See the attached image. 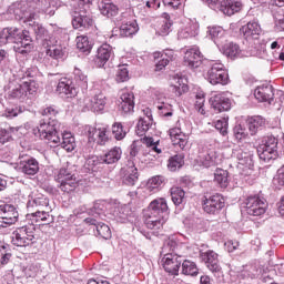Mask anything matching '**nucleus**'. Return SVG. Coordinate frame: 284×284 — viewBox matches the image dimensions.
I'll list each match as a JSON object with an SVG mask.
<instances>
[{"label":"nucleus","mask_w":284,"mask_h":284,"mask_svg":"<svg viewBox=\"0 0 284 284\" xmlns=\"http://www.w3.org/2000/svg\"><path fill=\"white\" fill-rule=\"evenodd\" d=\"M59 111L54 106H48L42 111L43 119L40 120L37 129H33L34 136H39L41 141H45L51 146L59 145V129L61 123L57 120Z\"/></svg>","instance_id":"f257e3e1"},{"label":"nucleus","mask_w":284,"mask_h":284,"mask_svg":"<svg viewBox=\"0 0 284 284\" xmlns=\"http://www.w3.org/2000/svg\"><path fill=\"white\" fill-rule=\"evenodd\" d=\"M40 12L54 17V9H50L49 0H31L27 4L14 3L9 8V13L14 14L18 19H22L24 23L34 21Z\"/></svg>","instance_id":"f03ea898"},{"label":"nucleus","mask_w":284,"mask_h":284,"mask_svg":"<svg viewBox=\"0 0 284 284\" xmlns=\"http://www.w3.org/2000/svg\"><path fill=\"white\" fill-rule=\"evenodd\" d=\"M0 43L3 45H6V43H13V50L18 52V54H29V52H32L34 49L30 31L19 28H4L0 32Z\"/></svg>","instance_id":"7ed1b4c3"},{"label":"nucleus","mask_w":284,"mask_h":284,"mask_svg":"<svg viewBox=\"0 0 284 284\" xmlns=\"http://www.w3.org/2000/svg\"><path fill=\"white\" fill-rule=\"evenodd\" d=\"M169 214L168 201L163 197H158L149 204L144 212V225L149 230H161L165 225Z\"/></svg>","instance_id":"20e7f679"},{"label":"nucleus","mask_w":284,"mask_h":284,"mask_svg":"<svg viewBox=\"0 0 284 284\" xmlns=\"http://www.w3.org/2000/svg\"><path fill=\"white\" fill-rule=\"evenodd\" d=\"M37 81L32 80L30 82H22L21 84L17 82H9L4 90L7 91V97L10 101H20L23 103L26 99L34 97L38 90Z\"/></svg>","instance_id":"39448f33"},{"label":"nucleus","mask_w":284,"mask_h":284,"mask_svg":"<svg viewBox=\"0 0 284 284\" xmlns=\"http://www.w3.org/2000/svg\"><path fill=\"white\" fill-rule=\"evenodd\" d=\"M89 214L93 217H87L84 223L94 225L98 235L101 236V239H104L105 241H108V239H112V231L110 230V226L105 223L99 222V219L103 216V209H101V204L95 203L93 207L89 210Z\"/></svg>","instance_id":"423d86ee"},{"label":"nucleus","mask_w":284,"mask_h":284,"mask_svg":"<svg viewBox=\"0 0 284 284\" xmlns=\"http://www.w3.org/2000/svg\"><path fill=\"white\" fill-rule=\"evenodd\" d=\"M257 154L260 156V161L272 165V163L278 159V139L272 135L265 138L264 143L257 148Z\"/></svg>","instance_id":"0eeeda50"},{"label":"nucleus","mask_w":284,"mask_h":284,"mask_svg":"<svg viewBox=\"0 0 284 284\" xmlns=\"http://www.w3.org/2000/svg\"><path fill=\"white\" fill-rule=\"evenodd\" d=\"M34 232H37L34 224H26L16 229L11 234L12 245L28 247V245L34 244Z\"/></svg>","instance_id":"6e6552de"},{"label":"nucleus","mask_w":284,"mask_h":284,"mask_svg":"<svg viewBox=\"0 0 284 284\" xmlns=\"http://www.w3.org/2000/svg\"><path fill=\"white\" fill-rule=\"evenodd\" d=\"M205 79L211 85H227L230 83L227 69L220 61L210 62V69L206 72Z\"/></svg>","instance_id":"1a4fd4ad"},{"label":"nucleus","mask_w":284,"mask_h":284,"mask_svg":"<svg viewBox=\"0 0 284 284\" xmlns=\"http://www.w3.org/2000/svg\"><path fill=\"white\" fill-rule=\"evenodd\" d=\"M232 158L237 160V170L242 176H250L254 172V160L252 153L244 151L241 146L233 149Z\"/></svg>","instance_id":"9d476101"},{"label":"nucleus","mask_w":284,"mask_h":284,"mask_svg":"<svg viewBox=\"0 0 284 284\" xmlns=\"http://www.w3.org/2000/svg\"><path fill=\"white\" fill-rule=\"evenodd\" d=\"M211 10L223 12L227 17H232L235 12H241V0H207Z\"/></svg>","instance_id":"9b49d317"},{"label":"nucleus","mask_w":284,"mask_h":284,"mask_svg":"<svg viewBox=\"0 0 284 284\" xmlns=\"http://www.w3.org/2000/svg\"><path fill=\"white\" fill-rule=\"evenodd\" d=\"M267 210V201L258 195H251L244 202V212L248 216H263Z\"/></svg>","instance_id":"f8f14e48"},{"label":"nucleus","mask_w":284,"mask_h":284,"mask_svg":"<svg viewBox=\"0 0 284 284\" xmlns=\"http://www.w3.org/2000/svg\"><path fill=\"white\" fill-rule=\"evenodd\" d=\"M88 10L90 9H83V6L79 7L77 4L75 11L72 14V27L74 30H90L94 26V20L88 16Z\"/></svg>","instance_id":"ddd939ff"},{"label":"nucleus","mask_w":284,"mask_h":284,"mask_svg":"<svg viewBox=\"0 0 284 284\" xmlns=\"http://www.w3.org/2000/svg\"><path fill=\"white\" fill-rule=\"evenodd\" d=\"M123 151L119 146H114L106 151L103 155L92 156L88 160V165H97L98 163H105L106 165H114L121 161Z\"/></svg>","instance_id":"4468645a"},{"label":"nucleus","mask_w":284,"mask_h":284,"mask_svg":"<svg viewBox=\"0 0 284 284\" xmlns=\"http://www.w3.org/2000/svg\"><path fill=\"white\" fill-rule=\"evenodd\" d=\"M148 148L150 152H155V154H161L162 150L159 148V140L154 141V138L144 136L140 140L133 141L131 144L130 155L132 158L138 156L139 152H141V148Z\"/></svg>","instance_id":"2eb2a0df"},{"label":"nucleus","mask_w":284,"mask_h":284,"mask_svg":"<svg viewBox=\"0 0 284 284\" xmlns=\"http://www.w3.org/2000/svg\"><path fill=\"white\" fill-rule=\"evenodd\" d=\"M19 222V210L12 204L0 205V227H10Z\"/></svg>","instance_id":"dca6fc26"},{"label":"nucleus","mask_w":284,"mask_h":284,"mask_svg":"<svg viewBox=\"0 0 284 284\" xmlns=\"http://www.w3.org/2000/svg\"><path fill=\"white\" fill-rule=\"evenodd\" d=\"M161 263L168 274H171L172 276H179V270H181L183 256L176 253H168L163 256Z\"/></svg>","instance_id":"f3484780"},{"label":"nucleus","mask_w":284,"mask_h":284,"mask_svg":"<svg viewBox=\"0 0 284 284\" xmlns=\"http://www.w3.org/2000/svg\"><path fill=\"white\" fill-rule=\"evenodd\" d=\"M87 133L89 141H97L98 145H105L110 141V129L108 126H88Z\"/></svg>","instance_id":"a211bd4d"},{"label":"nucleus","mask_w":284,"mask_h":284,"mask_svg":"<svg viewBox=\"0 0 284 284\" xmlns=\"http://www.w3.org/2000/svg\"><path fill=\"white\" fill-rule=\"evenodd\" d=\"M29 26H31V28L36 34V39L38 41H40V43H41V45H43V48H51V45H55L57 40L54 39V37H52V34H50V32H48L45 30L43 24L33 22V23H29Z\"/></svg>","instance_id":"6ab92c4d"},{"label":"nucleus","mask_w":284,"mask_h":284,"mask_svg":"<svg viewBox=\"0 0 284 284\" xmlns=\"http://www.w3.org/2000/svg\"><path fill=\"white\" fill-rule=\"evenodd\" d=\"M17 170L26 176H34L39 173V161L30 156L22 158L17 164Z\"/></svg>","instance_id":"aec40b11"},{"label":"nucleus","mask_w":284,"mask_h":284,"mask_svg":"<svg viewBox=\"0 0 284 284\" xmlns=\"http://www.w3.org/2000/svg\"><path fill=\"white\" fill-rule=\"evenodd\" d=\"M225 207V201L221 194L206 197L203 203V210L206 214H219Z\"/></svg>","instance_id":"412c9836"},{"label":"nucleus","mask_w":284,"mask_h":284,"mask_svg":"<svg viewBox=\"0 0 284 284\" xmlns=\"http://www.w3.org/2000/svg\"><path fill=\"white\" fill-rule=\"evenodd\" d=\"M254 97L260 103H270L274 101V87L265 82L254 90Z\"/></svg>","instance_id":"4be33fe9"},{"label":"nucleus","mask_w":284,"mask_h":284,"mask_svg":"<svg viewBox=\"0 0 284 284\" xmlns=\"http://www.w3.org/2000/svg\"><path fill=\"white\" fill-rule=\"evenodd\" d=\"M202 261L205 263L206 267L215 274V276H221L223 272L221 271V264H219V254L214 251H207L201 254Z\"/></svg>","instance_id":"5701e85b"},{"label":"nucleus","mask_w":284,"mask_h":284,"mask_svg":"<svg viewBox=\"0 0 284 284\" xmlns=\"http://www.w3.org/2000/svg\"><path fill=\"white\" fill-rule=\"evenodd\" d=\"M211 108L214 112H227L232 108V101L225 93H216L210 99Z\"/></svg>","instance_id":"b1692460"},{"label":"nucleus","mask_w":284,"mask_h":284,"mask_svg":"<svg viewBox=\"0 0 284 284\" xmlns=\"http://www.w3.org/2000/svg\"><path fill=\"white\" fill-rule=\"evenodd\" d=\"M58 94L61 97H67L68 99H72L79 94V91L77 88H74V84H72V80L68 78H60L57 90Z\"/></svg>","instance_id":"393cba45"},{"label":"nucleus","mask_w":284,"mask_h":284,"mask_svg":"<svg viewBox=\"0 0 284 284\" xmlns=\"http://www.w3.org/2000/svg\"><path fill=\"white\" fill-rule=\"evenodd\" d=\"M170 139L172 141V144L181 150H185L187 148V143L190 141V136L181 130V126H175L171 130H169Z\"/></svg>","instance_id":"a878e982"},{"label":"nucleus","mask_w":284,"mask_h":284,"mask_svg":"<svg viewBox=\"0 0 284 284\" xmlns=\"http://www.w3.org/2000/svg\"><path fill=\"white\" fill-rule=\"evenodd\" d=\"M27 210L28 212H34V210H50V200L48 196L39 193L28 201Z\"/></svg>","instance_id":"bb28decb"},{"label":"nucleus","mask_w":284,"mask_h":284,"mask_svg":"<svg viewBox=\"0 0 284 284\" xmlns=\"http://www.w3.org/2000/svg\"><path fill=\"white\" fill-rule=\"evenodd\" d=\"M246 41H256L261 37V24L258 22H248L240 29Z\"/></svg>","instance_id":"cd10ccee"},{"label":"nucleus","mask_w":284,"mask_h":284,"mask_svg":"<svg viewBox=\"0 0 284 284\" xmlns=\"http://www.w3.org/2000/svg\"><path fill=\"white\" fill-rule=\"evenodd\" d=\"M203 55H201V51L196 48H192L186 50L184 53V63L189 68H200L202 63Z\"/></svg>","instance_id":"c85d7f7f"},{"label":"nucleus","mask_w":284,"mask_h":284,"mask_svg":"<svg viewBox=\"0 0 284 284\" xmlns=\"http://www.w3.org/2000/svg\"><path fill=\"white\" fill-rule=\"evenodd\" d=\"M112 58H114L112 45L104 43L98 49L97 63L99 68H103Z\"/></svg>","instance_id":"c756f323"},{"label":"nucleus","mask_w":284,"mask_h":284,"mask_svg":"<svg viewBox=\"0 0 284 284\" xmlns=\"http://www.w3.org/2000/svg\"><path fill=\"white\" fill-rule=\"evenodd\" d=\"M153 126L154 120L152 119V111H150V109H146V115L144 118H140L136 124L135 133L138 134V136H143V134H145V132H148L149 130H152Z\"/></svg>","instance_id":"7c9ffc66"},{"label":"nucleus","mask_w":284,"mask_h":284,"mask_svg":"<svg viewBox=\"0 0 284 284\" xmlns=\"http://www.w3.org/2000/svg\"><path fill=\"white\" fill-rule=\"evenodd\" d=\"M98 8L108 19H112V17H116L119 14V7L112 2V0H100Z\"/></svg>","instance_id":"2f4dec72"},{"label":"nucleus","mask_w":284,"mask_h":284,"mask_svg":"<svg viewBox=\"0 0 284 284\" xmlns=\"http://www.w3.org/2000/svg\"><path fill=\"white\" fill-rule=\"evenodd\" d=\"M59 145L67 152H72L77 148V141L72 136V133L64 132L59 133V143L55 146L49 145L50 148H59Z\"/></svg>","instance_id":"473e14b6"},{"label":"nucleus","mask_w":284,"mask_h":284,"mask_svg":"<svg viewBox=\"0 0 284 284\" xmlns=\"http://www.w3.org/2000/svg\"><path fill=\"white\" fill-rule=\"evenodd\" d=\"M106 103L108 100L105 99V95L103 93H98L89 101V103H87V108L88 110H91V112H103Z\"/></svg>","instance_id":"72a5a7b5"},{"label":"nucleus","mask_w":284,"mask_h":284,"mask_svg":"<svg viewBox=\"0 0 284 284\" xmlns=\"http://www.w3.org/2000/svg\"><path fill=\"white\" fill-rule=\"evenodd\" d=\"M125 172L126 173L123 178V183L125 185H134L139 181V171L134 165V161L129 160Z\"/></svg>","instance_id":"f704fd0d"},{"label":"nucleus","mask_w":284,"mask_h":284,"mask_svg":"<svg viewBox=\"0 0 284 284\" xmlns=\"http://www.w3.org/2000/svg\"><path fill=\"white\" fill-rule=\"evenodd\" d=\"M119 30L120 37H134L139 32V23H136V20L122 22Z\"/></svg>","instance_id":"c9c22d12"},{"label":"nucleus","mask_w":284,"mask_h":284,"mask_svg":"<svg viewBox=\"0 0 284 284\" xmlns=\"http://www.w3.org/2000/svg\"><path fill=\"white\" fill-rule=\"evenodd\" d=\"M221 51L229 59H239V57H241V47L234 42L222 45Z\"/></svg>","instance_id":"e433bc0d"},{"label":"nucleus","mask_w":284,"mask_h":284,"mask_svg":"<svg viewBox=\"0 0 284 284\" xmlns=\"http://www.w3.org/2000/svg\"><path fill=\"white\" fill-rule=\"evenodd\" d=\"M182 274L184 276H199V266L196 265V262L192 260H184L182 257Z\"/></svg>","instance_id":"4c0bfd02"},{"label":"nucleus","mask_w":284,"mask_h":284,"mask_svg":"<svg viewBox=\"0 0 284 284\" xmlns=\"http://www.w3.org/2000/svg\"><path fill=\"white\" fill-rule=\"evenodd\" d=\"M199 34V23H190L184 29L178 32L179 39H192V37H196Z\"/></svg>","instance_id":"58836bf2"},{"label":"nucleus","mask_w":284,"mask_h":284,"mask_svg":"<svg viewBox=\"0 0 284 284\" xmlns=\"http://www.w3.org/2000/svg\"><path fill=\"white\" fill-rule=\"evenodd\" d=\"M214 181L220 187H227L230 185V173L223 169H216L214 172Z\"/></svg>","instance_id":"ea45409f"},{"label":"nucleus","mask_w":284,"mask_h":284,"mask_svg":"<svg viewBox=\"0 0 284 284\" xmlns=\"http://www.w3.org/2000/svg\"><path fill=\"white\" fill-rule=\"evenodd\" d=\"M156 108L159 110L160 116H172V104L168 102L166 98H158Z\"/></svg>","instance_id":"a19ab883"},{"label":"nucleus","mask_w":284,"mask_h":284,"mask_svg":"<svg viewBox=\"0 0 284 284\" xmlns=\"http://www.w3.org/2000/svg\"><path fill=\"white\" fill-rule=\"evenodd\" d=\"M248 131L252 136L258 132V129L265 125V120L261 115L252 116L247 120Z\"/></svg>","instance_id":"79ce46f5"},{"label":"nucleus","mask_w":284,"mask_h":284,"mask_svg":"<svg viewBox=\"0 0 284 284\" xmlns=\"http://www.w3.org/2000/svg\"><path fill=\"white\" fill-rule=\"evenodd\" d=\"M73 77L77 85L81 88L82 92L88 90V74H85L81 69L75 68L73 70Z\"/></svg>","instance_id":"37998d69"},{"label":"nucleus","mask_w":284,"mask_h":284,"mask_svg":"<svg viewBox=\"0 0 284 284\" xmlns=\"http://www.w3.org/2000/svg\"><path fill=\"white\" fill-rule=\"evenodd\" d=\"M197 163L200 168H213V165H216V153L210 152L204 155H201L197 160Z\"/></svg>","instance_id":"c03bdc74"},{"label":"nucleus","mask_w":284,"mask_h":284,"mask_svg":"<svg viewBox=\"0 0 284 284\" xmlns=\"http://www.w3.org/2000/svg\"><path fill=\"white\" fill-rule=\"evenodd\" d=\"M27 219L36 221V223H39L40 221H48L50 219V210H33L27 214Z\"/></svg>","instance_id":"a18cd8bd"},{"label":"nucleus","mask_w":284,"mask_h":284,"mask_svg":"<svg viewBox=\"0 0 284 284\" xmlns=\"http://www.w3.org/2000/svg\"><path fill=\"white\" fill-rule=\"evenodd\" d=\"M111 132L115 141H123V139H125L128 135V131H125V128L121 122L113 123L111 126Z\"/></svg>","instance_id":"49530a36"},{"label":"nucleus","mask_w":284,"mask_h":284,"mask_svg":"<svg viewBox=\"0 0 284 284\" xmlns=\"http://www.w3.org/2000/svg\"><path fill=\"white\" fill-rule=\"evenodd\" d=\"M75 42L77 48L78 50H80V52H85L87 54H90V51L92 50V43H90L88 36L77 37Z\"/></svg>","instance_id":"de8ad7c7"},{"label":"nucleus","mask_w":284,"mask_h":284,"mask_svg":"<svg viewBox=\"0 0 284 284\" xmlns=\"http://www.w3.org/2000/svg\"><path fill=\"white\" fill-rule=\"evenodd\" d=\"M59 187L62 192H65L67 194H70V192H74L77 187H79V180L71 179L69 181L61 180L59 183Z\"/></svg>","instance_id":"09e8293b"},{"label":"nucleus","mask_w":284,"mask_h":284,"mask_svg":"<svg viewBox=\"0 0 284 284\" xmlns=\"http://www.w3.org/2000/svg\"><path fill=\"white\" fill-rule=\"evenodd\" d=\"M185 161L184 156L181 154L174 155L169 160L168 168L170 172H176L178 170H181L183 168Z\"/></svg>","instance_id":"8fccbe9b"},{"label":"nucleus","mask_w":284,"mask_h":284,"mask_svg":"<svg viewBox=\"0 0 284 284\" xmlns=\"http://www.w3.org/2000/svg\"><path fill=\"white\" fill-rule=\"evenodd\" d=\"M171 199L174 205H181L185 199V191L179 186H173L171 189Z\"/></svg>","instance_id":"3c124183"},{"label":"nucleus","mask_w":284,"mask_h":284,"mask_svg":"<svg viewBox=\"0 0 284 284\" xmlns=\"http://www.w3.org/2000/svg\"><path fill=\"white\" fill-rule=\"evenodd\" d=\"M41 77V72H39V68L31 67L26 70L21 71V74L19 75L20 79H32L27 81V83H30V81H34V79H39Z\"/></svg>","instance_id":"603ef678"},{"label":"nucleus","mask_w":284,"mask_h":284,"mask_svg":"<svg viewBox=\"0 0 284 284\" xmlns=\"http://www.w3.org/2000/svg\"><path fill=\"white\" fill-rule=\"evenodd\" d=\"M163 18L164 20L162 21L158 34H160V37H168V34L172 32V22L170 21V14L163 13Z\"/></svg>","instance_id":"864d4df0"},{"label":"nucleus","mask_w":284,"mask_h":284,"mask_svg":"<svg viewBox=\"0 0 284 284\" xmlns=\"http://www.w3.org/2000/svg\"><path fill=\"white\" fill-rule=\"evenodd\" d=\"M48 48L49 49H47V54L48 57H51V59L59 61V59H63V57H65V50L63 47H54V44H52Z\"/></svg>","instance_id":"5fc2aeb1"},{"label":"nucleus","mask_w":284,"mask_h":284,"mask_svg":"<svg viewBox=\"0 0 284 284\" xmlns=\"http://www.w3.org/2000/svg\"><path fill=\"white\" fill-rule=\"evenodd\" d=\"M209 34L216 45H221V41L219 39H223L225 30H223V27H211L209 28Z\"/></svg>","instance_id":"6e6d98bb"},{"label":"nucleus","mask_w":284,"mask_h":284,"mask_svg":"<svg viewBox=\"0 0 284 284\" xmlns=\"http://www.w3.org/2000/svg\"><path fill=\"white\" fill-rule=\"evenodd\" d=\"M63 181H70L72 179H77V175L74 174V171L70 169L69 166L60 169L58 175H57V181L58 183H61V180Z\"/></svg>","instance_id":"4d7b16f0"},{"label":"nucleus","mask_w":284,"mask_h":284,"mask_svg":"<svg viewBox=\"0 0 284 284\" xmlns=\"http://www.w3.org/2000/svg\"><path fill=\"white\" fill-rule=\"evenodd\" d=\"M240 276L242 278H256V277L261 276V268H258L254 265H251V266L244 268L241 272Z\"/></svg>","instance_id":"13d9d810"},{"label":"nucleus","mask_w":284,"mask_h":284,"mask_svg":"<svg viewBox=\"0 0 284 284\" xmlns=\"http://www.w3.org/2000/svg\"><path fill=\"white\" fill-rule=\"evenodd\" d=\"M132 209H130V205H128V204H124V205H122V206H120L119 209H118V214H116V216H118V219H120V221L122 222V223H125V221H129L130 220V217H132Z\"/></svg>","instance_id":"bf43d9fd"},{"label":"nucleus","mask_w":284,"mask_h":284,"mask_svg":"<svg viewBox=\"0 0 284 284\" xmlns=\"http://www.w3.org/2000/svg\"><path fill=\"white\" fill-rule=\"evenodd\" d=\"M172 57H174L172 55V51H168L165 54H162V59L155 63V72H161V70H163V68H165L168 63L172 61Z\"/></svg>","instance_id":"052dcab7"},{"label":"nucleus","mask_w":284,"mask_h":284,"mask_svg":"<svg viewBox=\"0 0 284 284\" xmlns=\"http://www.w3.org/2000/svg\"><path fill=\"white\" fill-rule=\"evenodd\" d=\"M233 134H234L236 141H244V139L250 136V133L247 132V129H245L241 124H237V125L234 126Z\"/></svg>","instance_id":"680f3d73"},{"label":"nucleus","mask_w":284,"mask_h":284,"mask_svg":"<svg viewBox=\"0 0 284 284\" xmlns=\"http://www.w3.org/2000/svg\"><path fill=\"white\" fill-rule=\"evenodd\" d=\"M195 110L200 114H205V93L200 92L195 95Z\"/></svg>","instance_id":"e2e57ef3"},{"label":"nucleus","mask_w":284,"mask_h":284,"mask_svg":"<svg viewBox=\"0 0 284 284\" xmlns=\"http://www.w3.org/2000/svg\"><path fill=\"white\" fill-rule=\"evenodd\" d=\"M115 79L119 83H124V81L130 79V71L125 64L120 65Z\"/></svg>","instance_id":"0e129e2a"},{"label":"nucleus","mask_w":284,"mask_h":284,"mask_svg":"<svg viewBox=\"0 0 284 284\" xmlns=\"http://www.w3.org/2000/svg\"><path fill=\"white\" fill-rule=\"evenodd\" d=\"M187 84L183 83V79H179L175 85H172V92L175 93V97H181L187 92Z\"/></svg>","instance_id":"69168bd1"},{"label":"nucleus","mask_w":284,"mask_h":284,"mask_svg":"<svg viewBox=\"0 0 284 284\" xmlns=\"http://www.w3.org/2000/svg\"><path fill=\"white\" fill-rule=\"evenodd\" d=\"M163 185V176L156 175L149 180L148 187L150 192H154V190H159V186Z\"/></svg>","instance_id":"338daca9"},{"label":"nucleus","mask_w":284,"mask_h":284,"mask_svg":"<svg viewBox=\"0 0 284 284\" xmlns=\"http://www.w3.org/2000/svg\"><path fill=\"white\" fill-rule=\"evenodd\" d=\"M18 114H23L22 106L9 108L3 112L2 116H6V119H14Z\"/></svg>","instance_id":"774afa93"}]
</instances>
